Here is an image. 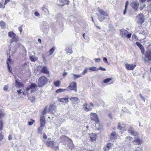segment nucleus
Returning <instances> with one entry per match:
<instances>
[{
  "label": "nucleus",
  "instance_id": "nucleus-14",
  "mask_svg": "<svg viewBox=\"0 0 151 151\" xmlns=\"http://www.w3.org/2000/svg\"><path fill=\"white\" fill-rule=\"evenodd\" d=\"M133 143L135 145H140L142 143V142L139 138L135 137Z\"/></svg>",
  "mask_w": 151,
  "mask_h": 151
},
{
  "label": "nucleus",
  "instance_id": "nucleus-44",
  "mask_svg": "<svg viewBox=\"0 0 151 151\" xmlns=\"http://www.w3.org/2000/svg\"><path fill=\"white\" fill-rule=\"evenodd\" d=\"M3 89L4 91H6L8 89V86L7 85H5Z\"/></svg>",
  "mask_w": 151,
  "mask_h": 151
},
{
  "label": "nucleus",
  "instance_id": "nucleus-35",
  "mask_svg": "<svg viewBox=\"0 0 151 151\" xmlns=\"http://www.w3.org/2000/svg\"><path fill=\"white\" fill-rule=\"evenodd\" d=\"M35 97L34 96H32L31 97H29L28 98V99L31 102H32L33 101L35 100Z\"/></svg>",
  "mask_w": 151,
  "mask_h": 151
},
{
  "label": "nucleus",
  "instance_id": "nucleus-22",
  "mask_svg": "<svg viewBox=\"0 0 151 151\" xmlns=\"http://www.w3.org/2000/svg\"><path fill=\"white\" fill-rule=\"evenodd\" d=\"M128 132L130 133L131 134L133 135L134 136H135V137L136 136L137 137L138 134L134 130L131 129L128 130Z\"/></svg>",
  "mask_w": 151,
  "mask_h": 151
},
{
  "label": "nucleus",
  "instance_id": "nucleus-2",
  "mask_svg": "<svg viewBox=\"0 0 151 151\" xmlns=\"http://www.w3.org/2000/svg\"><path fill=\"white\" fill-rule=\"evenodd\" d=\"M37 85L35 83H31L30 85L26 89V93L27 94H30L34 93L36 91Z\"/></svg>",
  "mask_w": 151,
  "mask_h": 151
},
{
  "label": "nucleus",
  "instance_id": "nucleus-19",
  "mask_svg": "<svg viewBox=\"0 0 151 151\" xmlns=\"http://www.w3.org/2000/svg\"><path fill=\"white\" fill-rule=\"evenodd\" d=\"M41 72L47 75H49V72L47 67L43 66L41 70Z\"/></svg>",
  "mask_w": 151,
  "mask_h": 151
},
{
  "label": "nucleus",
  "instance_id": "nucleus-11",
  "mask_svg": "<svg viewBox=\"0 0 151 151\" xmlns=\"http://www.w3.org/2000/svg\"><path fill=\"white\" fill-rule=\"evenodd\" d=\"M126 68L128 70H132L136 66V64H129L126 63L125 64Z\"/></svg>",
  "mask_w": 151,
  "mask_h": 151
},
{
  "label": "nucleus",
  "instance_id": "nucleus-30",
  "mask_svg": "<svg viewBox=\"0 0 151 151\" xmlns=\"http://www.w3.org/2000/svg\"><path fill=\"white\" fill-rule=\"evenodd\" d=\"M30 59L31 61L32 62H35L37 59V58L35 55H32L30 56Z\"/></svg>",
  "mask_w": 151,
  "mask_h": 151
},
{
  "label": "nucleus",
  "instance_id": "nucleus-58",
  "mask_svg": "<svg viewBox=\"0 0 151 151\" xmlns=\"http://www.w3.org/2000/svg\"><path fill=\"white\" fill-rule=\"evenodd\" d=\"M139 1L141 3H143L144 2H145L146 0H139Z\"/></svg>",
  "mask_w": 151,
  "mask_h": 151
},
{
  "label": "nucleus",
  "instance_id": "nucleus-31",
  "mask_svg": "<svg viewBox=\"0 0 151 151\" xmlns=\"http://www.w3.org/2000/svg\"><path fill=\"white\" fill-rule=\"evenodd\" d=\"M65 91H68V89H62L59 88L56 90V93H61Z\"/></svg>",
  "mask_w": 151,
  "mask_h": 151
},
{
  "label": "nucleus",
  "instance_id": "nucleus-57",
  "mask_svg": "<svg viewBox=\"0 0 151 151\" xmlns=\"http://www.w3.org/2000/svg\"><path fill=\"white\" fill-rule=\"evenodd\" d=\"M95 26L96 27V28L97 29H101V28L100 27H99V26H97L96 24H95Z\"/></svg>",
  "mask_w": 151,
  "mask_h": 151
},
{
  "label": "nucleus",
  "instance_id": "nucleus-37",
  "mask_svg": "<svg viewBox=\"0 0 151 151\" xmlns=\"http://www.w3.org/2000/svg\"><path fill=\"white\" fill-rule=\"evenodd\" d=\"M111 79H112L111 78H107L106 79L104 80L103 82L104 83H107L111 81Z\"/></svg>",
  "mask_w": 151,
  "mask_h": 151
},
{
  "label": "nucleus",
  "instance_id": "nucleus-48",
  "mask_svg": "<svg viewBox=\"0 0 151 151\" xmlns=\"http://www.w3.org/2000/svg\"><path fill=\"white\" fill-rule=\"evenodd\" d=\"M3 135L1 134V132H0V141L2 140V139H3Z\"/></svg>",
  "mask_w": 151,
  "mask_h": 151
},
{
  "label": "nucleus",
  "instance_id": "nucleus-21",
  "mask_svg": "<svg viewBox=\"0 0 151 151\" xmlns=\"http://www.w3.org/2000/svg\"><path fill=\"white\" fill-rule=\"evenodd\" d=\"M69 99L73 103H75L76 102H78L80 101L79 99L76 97H71Z\"/></svg>",
  "mask_w": 151,
  "mask_h": 151
},
{
  "label": "nucleus",
  "instance_id": "nucleus-32",
  "mask_svg": "<svg viewBox=\"0 0 151 151\" xmlns=\"http://www.w3.org/2000/svg\"><path fill=\"white\" fill-rule=\"evenodd\" d=\"M60 2L62 3L63 5L68 4L69 2V0H60Z\"/></svg>",
  "mask_w": 151,
  "mask_h": 151
},
{
  "label": "nucleus",
  "instance_id": "nucleus-17",
  "mask_svg": "<svg viewBox=\"0 0 151 151\" xmlns=\"http://www.w3.org/2000/svg\"><path fill=\"white\" fill-rule=\"evenodd\" d=\"M136 44L140 49L142 53L143 54H144L145 53V49L144 47L141 44L138 42H136Z\"/></svg>",
  "mask_w": 151,
  "mask_h": 151
},
{
  "label": "nucleus",
  "instance_id": "nucleus-4",
  "mask_svg": "<svg viewBox=\"0 0 151 151\" xmlns=\"http://www.w3.org/2000/svg\"><path fill=\"white\" fill-rule=\"evenodd\" d=\"M47 146L55 150H57L58 148V144L54 141L48 140L46 142Z\"/></svg>",
  "mask_w": 151,
  "mask_h": 151
},
{
  "label": "nucleus",
  "instance_id": "nucleus-9",
  "mask_svg": "<svg viewBox=\"0 0 151 151\" xmlns=\"http://www.w3.org/2000/svg\"><path fill=\"white\" fill-rule=\"evenodd\" d=\"M53 108L54 106H49V109L47 111V107H46L45 108L42 113V114L43 115V116H44V115L46 114L47 111L48 112L50 113H51L53 111L52 110V109Z\"/></svg>",
  "mask_w": 151,
  "mask_h": 151
},
{
  "label": "nucleus",
  "instance_id": "nucleus-62",
  "mask_svg": "<svg viewBox=\"0 0 151 151\" xmlns=\"http://www.w3.org/2000/svg\"><path fill=\"white\" fill-rule=\"evenodd\" d=\"M109 115V117L111 118V119L112 118V116H111V114H109L108 115Z\"/></svg>",
  "mask_w": 151,
  "mask_h": 151
},
{
  "label": "nucleus",
  "instance_id": "nucleus-1",
  "mask_svg": "<svg viewBox=\"0 0 151 151\" xmlns=\"http://www.w3.org/2000/svg\"><path fill=\"white\" fill-rule=\"evenodd\" d=\"M48 79L44 76L40 77L38 80L37 85L39 87H42L48 82Z\"/></svg>",
  "mask_w": 151,
  "mask_h": 151
},
{
  "label": "nucleus",
  "instance_id": "nucleus-8",
  "mask_svg": "<svg viewBox=\"0 0 151 151\" xmlns=\"http://www.w3.org/2000/svg\"><path fill=\"white\" fill-rule=\"evenodd\" d=\"M137 23L140 25H142L145 21L144 17L142 13L138 14L136 16Z\"/></svg>",
  "mask_w": 151,
  "mask_h": 151
},
{
  "label": "nucleus",
  "instance_id": "nucleus-43",
  "mask_svg": "<svg viewBox=\"0 0 151 151\" xmlns=\"http://www.w3.org/2000/svg\"><path fill=\"white\" fill-rule=\"evenodd\" d=\"M3 129V122L2 121H0V130Z\"/></svg>",
  "mask_w": 151,
  "mask_h": 151
},
{
  "label": "nucleus",
  "instance_id": "nucleus-5",
  "mask_svg": "<svg viewBox=\"0 0 151 151\" xmlns=\"http://www.w3.org/2000/svg\"><path fill=\"white\" fill-rule=\"evenodd\" d=\"M98 12L101 15L99 17L98 19L100 21H102L105 19L106 17L108 16L109 15L106 12H105L103 9L98 8Z\"/></svg>",
  "mask_w": 151,
  "mask_h": 151
},
{
  "label": "nucleus",
  "instance_id": "nucleus-34",
  "mask_svg": "<svg viewBox=\"0 0 151 151\" xmlns=\"http://www.w3.org/2000/svg\"><path fill=\"white\" fill-rule=\"evenodd\" d=\"M54 83L56 87H58L60 86V82L59 81H58L54 82Z\"/></svg>",
  "mask_w": 151,
  "mask_h": 151
},
{
  "label": "nucleus",
  "instance_id": "nucleus-38",
  "mask_svg": "<svg viewBox=\"0 0 151 151\" xmlns=\"http://www.w3.org/2000/svg\"><path fill=\"white\" fill-rule=\"evenodd\" d=\"M18 41V40L17 38H12V39L10 40V42L11 43H12L13 42H16Z\"/></svg>",
  "mask_w": 151,
  "mask_h": 151
},
{
  "label": "nucleus",
  "instance_id": "nucleus-27",
  "mask_svg": "<svg viewBox=\"0 0 151 151\" xmlns=\"http://www.w3.org/2000/svg\"><path fill=\"white\" fill-rule=\"evenodd\" d=\"M68 97L60 98L59 99V101L60 102H61L66 103L68 101Z\"/></svg>",
  "mask_w": 151,
  "mask_h": 151
},
{
  "label": "nucleus",
  "instance_id": "nucleus-24",
  "mask_svg": "<svg viewBox=\"0 0 151 151\" xmlns=\"http://www.w3.org/2000/svg\"><path fill=\"white\" fill-rule=\"evenodd\" d=\"M8 36L11 38H16V35L12 31H10L8 33Z\"/></svg>",
  "mask_w": 151,
  "mask_h": 151
},
{
  "label": "nucleus",
  "instance_id": "nucleus-64",
  "mask_svg": "<svg viewBox=\"0 0 151 151\" xmlns=\"http://www.w3.org/2000/svg\"><path fill=\"white\" fill-rule=\"evenodd\" d=\"M38 41L40 43L41 42V40L40 39V38H39L38 40Z\"/></svg>",
  "mask_w": 151,
  "mask_h": 151
},
{
  "label": "nucleus",
  "instance_id": "nucleus-45",
  "mask_svg": "<svg viewBox=\"0 0 151 151\" xmlns=\"http://www.w3.org/2000/svg\"><path fill=\"white\" fill-rule=\"evenodd\" d=\"M23 27V25H21L19 27H18V29L20 33H21L22 31V28Z\"/></svg>",
  "mask_w": 151,
  "mask_h": 151
},
{
  "label": "nucleus",
  "instance_id": "nucleus-36",
  "mask_svg": "<svg viewBox=\"0 0 151 151\" xmlns=\"http://www.w3.org/2000/svg\"><path fill=\"white\" fill-rule=\"evenodd\" d=\"M88 69L89 70H91L93 71H96L98 70V69L96 67H91L89 68Z\"/></svg>",
  "mask_w": 151,
  "mask_h": 151
},
{
  "label": "nucleus",
  "instance_id": "nucleus-3",
  "mask_svg": "<svg viewBox=\"0 0 151 151\" xmlns=\"http://www.w3.org/2000/svg\"><path fill=\"white\" fill-rule=\"evenodd\" d=\"M142 58L145 63H149L151 60V50H148Z\"/></svg>",
  "mask_w": 151,
  "mask_h": 151
},
{
  "label": "nucleus",
  "instance_id": "nucleus-6",
  "mask_svg": "<svg viewBox=\"0 0 151 151\" xmlns=\"http://www.w3.org/2000/svg\"><path fill=\"white\" fill-rule=\"evenodd\" d=\"M40 126L38 129V132L42 133V131L43 129V128L45 124V116H42L40 118Z\"/></svg>",
  "mask_w": 151,
  "mask_h": 151
},
{
  "label": "nucleus",
  "instance_id": "nucleus-7",
  "mask_svg": "<svg viewBox=\"0 0 151 151\" xmlns=\"http://www.w3.org/2000/svg\"><path fill=\"white\" fill-rule=\"evenodd\" d=\"M120 35L122 37L130 38L132 34L129 33L125 29H120Z\"/></svg>",
  "mask_w": 151,
  "mask_h": 151
},
{
  "label": "nucleus",
  "instance_id": "nucleus-46",
  "mask_svg": "<svg viewBox=\"0 0 151 151\" xmlns=\"http://www.w3.org/2000/svg\"><path fill=\"white\" fill-rule=\"evenodd\" d=\"M87 68L85 69L84 71L81 73V75L82 76L83 75H84L85 73H86L87 72Z\"/></svg>",
  "mask_w": 151,
  "mask_h": 151
},
{
  "label": "nucleus",
  "instance_id": "nucleus-33",
  "mask_svg": "<svg viewBox=\"0 0 151 151\" xmlns=\"http://www.w3.org/2000/svg\"><path fill=\"white\" fill-rule=\"evenodd\" d=\"M72 75L74 76V78L75 79L76 78H79L82 76L81 75V74L80 75H77L73 73H72Z\"/></svg>",
  "mask_w": 151,
  "mask_h": 151
},
{
  "label": "nucleus",
  "instance_id": "nucleus-16",
  "mask_svg": "<svg viewBox=\"0 0 151 151\" xmlns=\"http://www.w3.org/2000/svg\"><path fill=\"white\" fill-rule=\"evenodd\" d=\"M139 5V3L136 2H132L131 3V6L135 11H137Z\"/></svg>",
  "mask_w": 151,
  "mask_h": 151
},
{
  "label": "nucleus",
  "instance_id": "nucleus-42",
  "mask_svg": "<svg viewBox=\"0 0 151 151\" xmlns=\"http://www.w3.org/2000/svg\"><path fill=\"white\" fill-rule=\"evenodd\" d=\"M5 6L4 4H3L0 2V8L4 9L5 8Z\"/></svg>",
  "mask_w": 151,
  "mask_h": 151
},
{
  "label": "nucleus",
  "instance_id": "nucleus-41",
  "mask_svg": "<svg viewBox=\"0 0 151 151\" xmlns=\"http://www.w3.org/2000/svg\"><path fill=\"white\" fill-rule=\"evenodd\" d=\"M34 122V120H31L30 121H29L28 122V124L29 125H31L33 124Z\"/></svg>",
  "mask_w": 151,
  "mask_h": 151
},
{
  "label": "nucleus",
  "instance_id": "nucleus-23",
  "mask_svg": "<svg viewBox=\"0 0 151 151\" xmlns=\"http://www.w3.org/2000/svg\"><path fill=\"white\" fill-rule=\"evenodd\" d=\"M125 128V127L124 124H122V125H120V124H119L118 128L122 132L126 130V129Z\"/></svg>",
  "mask_w": 151,
  "mask_h": 151
},
{
  "label": "nucleus",
  "instance_id": "nucleus-53",
  "mask_svg": "<svg viewBox=\"0 0 151 151\" xmlns=\"http://www.w3.org/2000/svg\"><path fill=\"white\" fill-rule=\"evenodd\" d=\"M35 14L36 16H38L40 15L39 13L37 12V11L35 12Z\"/></svg>",
  "mask_w": 151,
  "mask_h": 151
},
{
  "label": "nucleus",
  "instance_id": "nucleus-20",
  "mask_svg": "<svg viewBox=\"0 0 151 151\" xmlns=\"http://www.w3.org/2000/svg\"><path fill=\"white\" fill-rule=\"evenodd\" d=\"M15 84L16 86L19 88L23 87V85L20 83L18 81L16 77H15Z\"/></svg>",
  "mask_w": 151,
  "mask_h": 151
},
{
  "label": "nucleus",
  "instance_id": "nucleus-39",
  "mask_svg": "<svg viewBox=\"0 0 151 151\" xmlns=\"http://www.w3.org/2000/svg\"><path fill=\"white\" fill-rule=\"evenodd\" d=\"M112 146V144L111 143L108 144L107 145L106 147L107 148V150H108Z\"/></svg>",
  "mask_w": 151,
  "mask_h": 151
},
{
  "label": "nucleus",
  "instance_id": "nucleus-26",
  "mask_svg": "<svg viewBox=\"0 0 151 151\" xmlns=\"http://www.w3.org/2000/svg\"><path fill=\"white\" fill-rule=\"evenodd\" d=\"M90 137L91 141L93 142L95 140L96 138V135L95 134L92 133L90 135Z\"/></svg>",
  "mask_w": 151,
  "mask_h": 151
},
{
  "label": "nucleus",
  "instance_id": "nucleus-12",
  "mask_svg": "<svg viewBox=\"0 0 151 151\" xmlns=\"http://www.w3.org/2000/svg\"><path fill=\"white\" fill-rule=\"evenodd\" d=\"M87 105L88 104L86 102H85L83 105V109L84 110L86 111H91L92 109V108L89 105L88 106V107H87Z\"/></svg>",
  "mask_w": 151,
  "mask_h": 151
},
{
  "label": "nucleus",
  "instance_id": "nucleus-10",
  "mask_svg": "<svg viewBox=\"0 0 151 151\" xmlns=\"http://www.w3.org/2000/svg\"><path fill=\"white\" fill-rule=\"evenodd\" d=\"M68 89H68H70L71 90H74L75 91H77V85L75 82H73L70 83L69 86L66 88Z\"/></svg>",
  "mask_w": 151,
  "mask_h": 151
},
{
  "label": "nucleus",
  "instance_id": "nucleus-13",
  "mask_svg": "<svg viewBox=\"0 0 151 151\" xmlns=\"http://www.w3.org/2000/svg\"><path fill=\"white\" fill-rule=\"evenodd\" d=\"M12 61L10 58V56H9L6 61V64L7 65V70L10 73H12V70L10 69V65L11 64Z\"/></svg>",
  "mask_w": 151,
  "mask_h": 151
},
{
  "label": "nucleus",
  "instance_id": "nucleus-52",
  "mask_svg": "<svg viewBox=\"0 0 151 151\" xmlns=\"http://www.w3.org/2000/svg\"><path fill=\"white\" fill-rule=\"evenodd\" d=\"M103 60L106 63H108V61L107 58L105 57H104L103 58Z\"/></svg>",
  "mask_w": 151,
  "mask_h": 151
},
{
  "label": "nucleus",
  "instance_id": "nucleus-50",
  "mask_svg": "<svg viewBox=\"0 0 151 151\" xmlns=\"http://www.w3.org/2000/svg\"><path fill=\"white\" fill-rule=\"evenodd\" d=\"M101 59L100 58H95V62L96 63L100 62L101 60Z\"/></svg>",
  "mask_w": 151,
  "mask_h": 151
},
{
  "label": "nucleus",
  "instance_id": "nucleus-60",
  "mask_svg": "<svg viewBox=\"0 0 151 151\" xmlns=\"http://www.w3.org/2000/svg\"><path fill=\"white\" fill-rule=\"evenodd\" d=\"M43 138L45 139H46L47 138V136L45 134H43Z\"/></svg>",
  "mask_w": 151,
  "mask_h": 151
},
{
  "label": "nucleus",
  "instance_id": "nucleus-18",
  "mask_svg": "<svg viewBox=\"0 0 151 151\" xmlns=\"http://www.w3.org/2000/svg\"><path fill=\"white\" fill-rule=\"evenodd\" d=\"M117 137V135L115 132H114L111 134L110 139L111 141L114 142V139H116Z\"/></svg>",
  "mask_w": 151,
  "mask_h": 151
},
{
  "label": "nucleus",
  "instance_id": "nucleus-25",
  "mask_svg": "<svg viewBox=\"0 0 151 151\" xmlns=\"http://www.w3.org/2000/svg\"><path fill=\"white\" fill-rule=\"evenodd\" d=\"M65 51L67 53L71 54L73 52L71 47H67L65 49Z\"/></svg>",
  "mask_w": 151,
  "mask_h": 151
},
{
  "label": "nucleus",
  "instance_id": "nucleus-51",
  "mask_svg": "<svg viewBox=\"0 0 151 151\" xmlns=\"http://www.w3.org/2000/svg\"><path fill=\"white\" fill-rule=\"evenodd\" d=\"M129 4V2L128 1H127L125 3V7L126 8H127V7L128 6Z\"/></svg>",
  "mask_w": 151,
  "mask_h": 151
},
{
  "label": "nucleus",
  "instance_id": "nucleus-59",
  "mask_svg": "<svg viewBox=\"0 0 151 151\" xmlns=\"http://www.w3.org/2000/svg\"><path fill=\"white\" fill-rule=\"evenodd\" d=\"M139 95H140V97H141L142 99H143L144 101H145V99H144V97L142 96V95H141V94H140Z\"/></svg>",
  "mask_w": 151,
  "mask_h": 151
},
{
  "label": "nucleus",
  "instance_id": "nucleus-15",
  "mask_svg": "<svg viewBox=\"0 0 151 151\" xmlns=\"http://www.w3.org/2000/svg\"><path fill=\"white\" fill-rule=\"evenodd\" d=\"M91 119L95 122L98 121V118L97 115L95 113H91Z\"/></svg>",
  "mask_w": 151,
  "mask_h": 151
},
{
  "label": "nucleus",
  "instance_id": "nucleus-29",
  "mask_svg": "<svg viewBox=\"0 0 151 151\" xmlns=\"http://www.w3.org/2000/svg\"><path fill=\"white\" fill-rule=\"evenodd\" d=\"M56 47H53L52 48H51L48 52V53H49L48 55L50 56L52 55Z\"/></svg>",
  "mask_w": 151,
  "mask_h": 151
},
{
  "label": "nucleus",
  "instance_id": "nucleus-63",
  "mask_svg": "<svg viewBox=\"0 0 151 151\" xmlns=\"http://www.w3.org/2000/svg\"><path fill=\"white\" fill-rule=\"evenodd\" d=\"M89 105L90 106H92V107H93V104L92 103H91Z\"/></svg>",
  "mask_w": 151,
  "mask_h": 151
},
{
  "label": "nucleus",
  "instance_id": "nucleus-61",
  "mask_svg": "<svg viewBox=\"0 0 151 151\" xmlns=\"http://www.w3.org/2000/svg\"><path fill=\"white\" fill-rule=\"evenodd\" d=\"M140 150V151H142L141 149L140 148H139V147H137V148L136 149V150H137V151H139V150Z\"/></svg>",
  "mask_w": 151,
  "mask_h": 151
},
{
  "label": "nucleus",
  "instance_id": "nucleus-40",
  "mask_svg": "<svg viewBox=\"0 0 151 151\" xmlns=\"http://www.w3.org/2000/svg\"><path fill=\"white\" fill-rule=\"evenodd\" d=\"M126 141H129V140H131L132 139V137H131L128 136L126 137Z\"/></svg>",
  "mask_w": 151,
  "mask_h": 151
},
{
  "label": "nucleus",
  "instance_id": "nucleus-49",
  "mask_svg": "<svg viewBox=\"0 0 151 151\" xmlns=\"http://www.w3.org/2000/svg\"><path fill=\"white\" fill-rule=\"evenodd\" d=\"M11 0H5L4 3V5H6L8 3L10 2Z\"/></svg>",
  "mask_w": 151,
  "mask_h": 151
},
{
  "label": "nucleus",
  "instance_id": "nucleus-56",
  "mask_svg": "<svg viewBox=\"0 0 151 151\" xmlns=\"http://www.w3.org/2000/svg\"><path fill=\"white\" fill-rule=\"evenodd\" d=\"M127 9V8H125V9L123 12V14L124 15H125L126 13Z\"/></svg>",
  "mask_w": 151,
  "mask_h": 151
},
{
  "label": "nucleus",
  "instance_id": "nucleus-54",
  "mask_svg": "<svg viewBox=\"0 0 151 151\" xmlns=\"http://www.w3.org/2000/svg\"><path fill=\"white\" fill-rule=\"evenodd\" d=\"M17 92L19 94H20L21 93H22V89H20L19 90L17 91Z\"/></svg>",
  "mask_w": 151,
  "mask_h": 151
},
{
  "label": "nucleus",
  "instance_id": "nucleus-47",
  "mask_svg": "<svg viewBox=\"0 0 151 151\" xmlns=\"http://www.w3.org/2000/svg\"><path fill=\"white\" fill-rule=\"evenodd\" d=\"M102 70V71H105L106 70L105 68H102L101 66L98 69V70Z\"/></svg>",
  "mask_w": 151,
  "mask_h": 151
},
{
  "label": "nucleus",
  "instance_id": "nucleus-28",
  "mask_svg": "<svg viewBox=\"0 0 151 151\" xmlns=\"http://www.w3.org/2000/svg\"><path fill=\"white\" fill-rule=\"evenodd\" d=\"M0 26L1 28L2 29H5L6 28V24L5 22L2 20L0 22Z\"/></svg>",
  "mask_w": 151,
  "mask_h": 151
},
{
  "label": "nucleus",
  "instance_id": "nucleus-55",
  "mask_svg": "<svg viewBox=\"0 0 151 151\" xmlns=\"http://www.w3.org/2000/svg\"><path fill=\"white\" fill-rule=\"evenodd\" d=\"M12 136L11 134H9L8 136V139L9 140H10L12 139Z\"/></svg>",
  "mask_w": 151,
  "mask_h": 151
}]
</instances>
